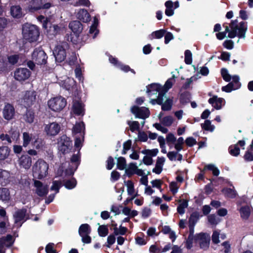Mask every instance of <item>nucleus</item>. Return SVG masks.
I'll use <instances>...</instances> for the list:
<instances>
[{"label":"nucleus","mask_w":253,"mask_h":253,"mask_svg":"<svg viewBox=\"0 0 253 253\" xmlns=\"http://www.w3.org/2000/svg\"><path fill=\"white\" fill-rule=\"evenodd\" d=\"M97 231L99 236L102 237L106 236L109 233V230L107 225H99V227L98 228Z\"/></svg>","instance_id":"49530a36"},{"label":"nucleus","mask_w":253,"mask_h":253,"mask_svg":"<svg viewBox=\"0 0 253 253\" xmlns=\"http://www.w3.org/2000/svg\"><path fill=\"white\" fill-rule=\"evenodd\" d=\"M222 191L226 196L230 198L233 199L236 196V193L235 191L230 188L223 189Z\"/></svg>","instance_id":"3c124183"},{"label":"nucleus","mask_w":253,"mask_h":253,"mask_svg":"<svg viewBox=\"0 0 253 253\" xmlns=\"http://www.w3.org/2000/svg\"><path fill=\"white\" fill-rule=\"evenodd\" d=\"M19 164L25 169H28L32 165V159L27 155H22L19 158Z\"/></svg>","instance_id":"b1692460"},{"label":"nucleus","mask_w":253,"mask_h":253,"mask_svg":"<svg viewBox=\"0 0 253 253\" xmlns=\"http://www.w3.org/2000/svg\"><path fill=\"white\" fill-rule=\"evenodd\" d=\"M244 23L243 25L242 26L243 28L246 30V32L247 31L248 29V25H247V22H244V21H241L239 23V25H238V21L237 19L231 20L230 24V27L231 30H235L237 31H239V29H240L241 27V23Z\"/></svg>","instance_id":"c85d7f7f"},{"label":"nucleus","mask_w":253,"mask_h":253,"mask_svg":"<svg viewBox=\"0 0 253 253\" xmlns=\"http://www.w3.org/2000/svg\"><path fill=\"white\" fill-rule=\"evenodd\" d=\"M60 130V126L56 123H52L49 125H46L44 127V131L47 135L50 136H55L57 135Z\"/></svg>","instance_id":"4468645a"},{"label":"nucleus","mask_w":253,"mask_h":253,"mask_svg":"<svg viewBox=\"0 0 253 253\" xmlns=\"http://www.w3.org/2000/svg\"><path fill=\"white\" fill-rule=\"evenodd\" d=\"M191 98V94L188 91H185L180 94L179 102L182 105L189 103Z\"/></svg>","instance_id":"c756f323"},{"label":"nucleus","mask_w":253,"mask_h":253,"mask_svg":"<svg viewBox=\"0 0 253 253\" xmlns=\"http://www.w3.org/2000/svg\"><path fill=\"white\" fill-rule=\"evenodd\" d=\"M184 62L186 64L190 65L192 63V54L190 50L187 49L184 52Z\"/></svg>","instance_id":"603ef678"},{"label":"nucleus","mask_w":253,"mask_h":253,"mask_svg":"<svg viewBox=\"0 0 253 253\" xmlns=\"http://www.w3.org/2000/svg\"><path fill=\"white\" fill-rule=\"evenodd\" d=\"M27 209L22 208L16 211L13 214V217L15 220V223H17L23 220L26 214Z\"/></svg>","instance_id":"393cba45"},{"label":"nucleus","mask_w":253,"mask_h":253,"mask_svg":"<svg viewBox=\"0 0 253 253\" xmlns=\"http://www.w3.org/2000/svg\"><path fill=\"white\" fill-rule=\"evenodd\" d=\"M206 170L211 171L213 175L216 176H217L220 173L219 170L213 164H209L205 166L203 169H201L200 173H204L205 174Z\"/></svg>","instance_id":"2f4dec72"},{"label":"nucleus","mask_w":253,"mask_h":253,"mask_svg":"<svg viewBox=\"0 0 253 253\" xmlns=\"http://www.w3.org/2000/svg\"><path fill=\"white\" fill-rule=\"evenodd\" d=\"M69 28L75 34L78 35L83 29V24L79 20L71 21L69 25Z\"/></svg>","instance_id":"4be33fe9"},{"label":"nucleus","mask_w":253,"mask_h":253,"mask_svg":"<svg viewBox=\"0 0 253 253\" xmlns=\"http://www.w3.org/2000/svg\"><path fill=\"white\" fill-rule=\"evenodd\" d=\"M85 124L83 122L77 123L73 127V133L74 134L80 133L84 141L85 134Z\"/></svg>","instance_id":"412c9836"},{"label":"nucleus","mask_w":253,"mask_h":253,"mask_svg":"<svg viewBox=\"0 0 253 253\" xmlns=\"http://www.w3.org/2000/svg\"><path fill=\"white\" fill-rule=\"evenodd\" d=\"M62 86L70 93H75L77 91V83L73 79L68 78L65 80L63 83Z\"/></svg>","instance_id":"2eb2a0df"},{"label":"nucleus","mask_w":253,"mask_h":253,"mask_svg":"<svg viewBox=\"0 0 253 253\" xmlns=\"http://www.w3.org/2000/svg\"><path fill=\"white\" fill-rule=\"evenodd\" d=\"M91 231L90 226L87 223L82 224L79 228V234L80 236L85 234H90Z\"/></svg>","instance_id":"473e14b6"},{"label":"nucleus","mask_w":253,"mask_h":253,"mask_svg":"<svg viewBox=\"0 0 253 253\" xmlns=\"http://www.w3.org/2000/svg\"><path fill=\"white\" fill-rule=\"evenodd\" d=\"M172 99L170 98H168L164 103H163V104H161V109L162 111H170L172 108Z\"/></svg>","instance_id":"58836bf2"},{"label":"nucleus","mask_w":253,"mask_h":253,"mask_svg":"<svg viewBox=\"0 0 253 253\" xmlns=\"http://www.w3.org/2000/svg\"><path fill=\"white\" fill-rule=\"evenodd\" d=\"M176 78V77L174 75H173L165 83L164 85L163 86L162 88H164L165 90H167V91H168L170 88H171L172 87L173 82H175V79Z\"/></svg>","instance_id":"09e8293b"},{"label":"nucleus","mask_w":253,"mask_h":253,"mask_svg":"<svg viewBox=\"0 0 253 253\" xmlns=\"http://www.w3.org/2000/svg\"><path fill=\"white\" fill-rule=\"evenodd\" d=\"M69 48V44L66 42H61L57 44L53 51V54L56 62L61 63L66 57V50Z\"/></svg>","instance_id":"7ed1b4c3"},{"label":"nucleus","mask_w":253,"mask_h":253,"mask_svg":"<svg viewBox=\"0 0 253 253\" xmlns=\"http://www.w3.org/2000/svg\"><path fill=\"white\" fill-rule=\"evenodd\" d=\"M2 239L4 240L5 243H6V242H8V243L5 245V246L7 248H10L11 247L14 242V240L13 239L12 236L10 234H7L6 237H2Z\"/></svg>","instance_id":"4d7b16f0"},{"label":"nucleus","mask_w":253,"mask_h":253,"mask_svg":"<svg viewBox=\"0 0 253 253\" xmlns=\"http://www.w3.org/2000/svg\"><path fill=\"white\" fill-rule=\"evenodd\" d=\"M243 24H244L243 23H241V27L239 31L231 29L230 30L229 29V32H227L228 33V37L230 39H233L237 36L240 39H244L246 37V30L242 27Z\"/></svg>","instance_id":"f3484780"},{"label":"nucleus","mask_w":253,"mask_h":253,"mask_svg":"<svg viewBox=\"0 0 253 253\" xmlns=\"http://www.w3.org/2000/svg\"><path fill=\"white\" fill-rule=\"evenodd\" d=\"M193 241L195 242V235H188L185 242V247L188 250H190L193 247Z\"/></svg>","instance_id":"6e6d98bb"},{"label":"nucleus","mask_w":253,"mask_h":253,"mask_svg":"<svg viewBox=\"0 0 253 253\" xmlns=\"http://www.w3.org/2000/svg\"><path fill=\"white\" fill-rule=\"evenodd\" d=\"M36 100V93L34 91H26L22 99V102L25 107H31Z\"/></svg>","instance_id":"9b49d317"},{"label":"nucleus","mask_w":253,"mask_h":253,"mask_svg":"<svg viewBox=\"0 0 253 253\" xmlns=\"http://www.w3.org/2000/svg\"><path fill=\"white\" fill-rule=\"evenodd\" d=\"M10 182V174L8 171L0 169V185L5 186Z\"/></svg>","instance_id":"6ab92c4d"},{"label":"nucleus","mask_w":253,"mask_h":253,"mask_svg":"<svg viewBox=\"0 0 253 253\" xmlns=\"http://www.w3.org/2000/svg\"><path fill=\"white\" fill-rule=\"evenodd\" d=\"M35 113L32 109H27L26 112L23 115V120L27 123L32 124L34 122Z\"/></svg>","instance_id":"bb28decb"},{"label":"nucleus","mask_w":253,"mask_h":253,"mask_svg":"<svg viewBox=\"0 0 253 253\" xmlns=\"http://www.w3.org/2000/svg\"><path fill=\"white\" fill-rule=\"evenodd\" d=\"M188 201L187 200H183L182 203L180 204L177 207V212L182 215L185 213V209L188 207Z\"/></svg>","instance_id":"79ce46f5"},{"label":"nucleus","mask_w":253,"mask_h":253,"mask_svg":"<svg viewBox=\"0 0 253 253\" xmlns=\"http://www.w3.org/2000/svg\"><path fill=\"white\" fill-rule=\"evenodd\" d=\"M199 218V213L197 211L193 212L189 218V225H195Z\"/></svg>","instance_id":"8fccbe9b"},{"label":"nucleus","mask_w":253,"mask_h":253,"mask_svg":"<svg viewBox=\"0 0 253 253\" xmlns=\"http://www.w3.org/2000/svg\"><path fill=\"white\" fill-rule=\"evenodd\" d=\"M127 230L128 229L126 227L121 225L119 228H116V229H115L114 233L115 235H116L117 236L118 235H124L127 232Z\"/></svg>","instance_id":"e2e57ef3"},{"label":"nucleus","mask_w":253,"mask_h":253,"mask_svg":"<svg viewBox=\"0 0 253 253\" xmlns=\"http://www.w3.org/2000/svg\"><path fill=\"white\" fill-rule=\"evenodd\" d=\"M115 236L117 235H115L114 233H113V234H111L108 236L107 241V244L106 245V247L110 248L111 246L115 243L116 241Z\"/></svg>","instance_id":"69168bd1"},{"label":"nucleus","mask_w":253,"mask_h":253,"mask_svg":"<svg viewBox=\"0 0 253 253\" xmlns=\"http://www.w3.org/2000/svg\"><path fill=\"white\" fill-rule=\"evenodd\" d=\"M10 198V192L8 189L0 188V200L2 201H8Z\"/></svg>","instance_id":"72a5a7b5"},{"label":"nucleus","mask_w":253,"mask_h":253,"mask_svg":"<svg viewBox=\"0 0 253 253\" xmlns=\"http://www.w3.org/2000/svg\"><path fill=\"white\" fill-rule=\"evenodd\" d=\"M229 153L233 156L237 157L240 154V148L238 147V144L231 145L228 149Z\"/></svg>","instance_id":"a18cd8bd"},{"label":"nucleus","mask_w":253,"mask_h":253,"mask_svg":"<svg viewBox=\"0 0 253 253\" xmlns=\"http://www.w3.org/2000/svg\"><path fill=\"white\" fill-rule=\"evenodd\" d=\"M48 56L41 46L36 48L32 53V59L38 65H45Z\"/></svg>","instance_id":"20e7f679"},{"label":"nucleus","mask_w":253,"mask_h":253,"mask_svg":"<svg viewBox=\"0 0 253 253\" xmlns=\"http://www.w3.org/2000/svg\"><path fill=\"white\" fill-rule=\"evenodd\" d=\"M48 165L43 160L39 159L33 167L34 177L42 179L48 173Z\"/></svg>","instance_id":"f03ea898"},{"label":"nucleus","mask_w":253,"mask_h":253,"mask_svg":"<svg viewBox=\"0 0 253 253\" xmlns=\"http://www.w3.org/2000/svg\"><path fill=\"white\" fill-rule=\"evenodd\" d=\"M131 112L137 118L145 119L150 116V112L148 108L145 107H139L134 105L131 108Z\"/></svg>","instance_id":"9d476101"},{"label":"nucleus","mask_w":253,"mask_h":253,"mask_svg":"<svg viewBox=\"0 0 253 253\" xmlns=\"http://www.w3.org/2000/svg\"><path fill=\"white\" fill-rule=\"evenodd\" d=\"M19 59V56L18 54L11 55L7 57L8 63L11 65H15L16 64Z\"/></svg>","instance_id":"052dcab7"},{"label":"nucleus","mask_w":253,"mask_h":253,"mask_svg":"<svg viewBox=\"0 0 253 253\" xmlns=\"http://www.w3.org/2000/svg\"><path fill=\"white\" fill-rule=\"evenodd\" d=\"M8 69V63L6 60L0 59V71H6Z\"/></svg>","instance_id":"774afa93"},{"label":"nucleus","mask_w":253,"mask_h":253,"mask_svg":"<svg viewBox=\"0 0 253 253\" xmlns=\"http://www.w3.org/2000/svg\"><path fill=\"white\" fill-rule=\"evenodd\" d=\"M34 185L36 188V193L40 197L46 196L48 193L47 185H43V183L38 180H34Z\"/></svg>","instance_id":"ddd939ff"},{"label":"nucleus","mask_w":253,"mask_h":253,"mask_svg":"<svg viewBox=\"0 0 253 253\" xmlns=\"http://www.w3.org/2000/svg\"><path fill=\"white\" fill-rule=\"evenodd\" d=\"M136 169L137 166L136 164L131 163L129 165L128 168L126 169L125 173L128 177H130L132 175L135 174V170L137 169Z\"/></svg>","instance_id":"ea45409f"},{"label":"nucleus","mask_w":253,"mask_h":253,"mask_svg":"<svg viewBox=\"0 0 253 253\" xmlns=\"http://www.w3.org/2000/svg\"><path fill=\"white\" fill-rule=\"evenodd\" d=\"M72 111L77 116H84L85 113L84 104L81 101L78 100L73 102Z\"/></svg>","instance_id":"a211bd4d"},{"label":"nucleus","mask_w":253,"mask_h":253,"mask_svg":"<svg viewBox=\"0 0 253 253\" xmlns=\"http://www.w3.org/2000/svg\"><path fill=\"white\" fill-rule=\"evenodd\" d=\"M162 86L158 83H152L147 86V92L151 93L153 91L158 92L162 89Z\"/></svg>","instance_id":"c9c22d12"},{"label":"nucleus","mask_w":253,"mask_h":253,"mask_svg":"<svg viewBox=\"0 0 253 253\" xmlns=\"http://www.w3.org/2000/svg\"><path fill=\"white\" fill-rule=\"evenodd\" d=\"M221 75L223 79L227 82H230L231 79V76L228 73V70L225 68L221 69Z\"/></svg>","instance_id":"13d9d810"},{"label":"nucleus","mask_w":253,"mask_h":253,"mask_svg":"<svg viewBox=\"0 0 253 253\" xmlns=\"http://www.w3.org/2000/svg\"><path fill=\"white\" fill-rule=\"evenodd\" d=\"M10 152V149L7 146L0 147V160H4L6 159Z\"/></svg>","instance_id":"e433bc0d"},{"label":"nucleus","mask_w":253,"mask_h":253,"mask_svg":"<svg viewBox=\"0 0 253 253\" xmlns=\"http://www.w3.org/2000/svg\"><path fill=\"white\" fill-rule=\"evenodd\" d=\"M126 162L125 158L120 157L117 158V168L118 169L122 170L126 169Z\"/></svg>","instance_id":"a19ab883"},{"label":"nucleus","mask_w":253,"mask_h":253,"mask_svg":"<svg viewBox=\"0 0 253 253\" xmlns=\"http://www.w3.org/2000/svg\"><path fill=\"white\" fill-rule=\"evenodd\" d=\"M239 212L241 217L243 219L247 220L251 215L250 207L248 205L242 206L240 208Z\"/></svg>","instance_id":"cd10ccee"},{"label":"nucleus","mask_w":253,"mask_h":253,"mask_svg":"<svg viewBox=\"0 0 253 253\" xmlns=\"http://www.w3.org/2000/svg\"><path fill=\"white\" fill-rule=\"evenodd\" d=\"M166 33V30L164 29H162L154 32H153L151 34L148 36V39L152 40L154 39H159L163 38Z\"/></svg>","instance_id":"7c9ffc66"},{"label":"nucleus","mask_w":253,"mask_h":253,"mask_svg":"<svg viewBox=\"0 0 253 253\" xmlns=\"http://www.w3.org/2000/svg\"><path fill=\"white\" fill-rule=\"evenodd\" d=\"M2 114L4 119L7 121L11 120L15 114V109L13 105L9 103L5 104L2 111Z\"/></svg>","instance_id":"dca6fc26"},{"label":"nucleus","mask_w":253,"mask_h":253,"mask_svg":"<svg viewBox=\"0 0 253 253\" xmlns=\"http://www.w3.org/2000/svg\"><path fill=\"white\" fill-rule=\"evenodd\" d=\"M127 124L129 126V129L131 132L139 130L140 125L138 122L128 121Z\"/></svg>","instance_id":"de8ad7c7"},{"label":"nucleus","mask_w":253,"mask_h":253,"mask_svg":"<svg viewBox=\"0 0 253 253\" xmlns=\"http://www.w3.org/2000/svg\"><path fill=\"white\" fill-rule=\"evenodd\" d=\"M34 140L32 137V134H30L28 132H24L23 133V146L26 147L30 143V142Z\"/></svg>","instance_id":"37998d69"},{"label":"nucleus","mask_w":253,"mask_h":253,"mask_svg":"<svg viewBox=\"0 0 253 253\" xmlns=\"http://www.w3.org/2000/svg\"><path fill=\"white\" fill-rule=\"evenodd\" d=\"M115 164L114 158L112 156H109L106 161V169L111 170L113 169Z\"/></svg>","instance_id":"338daca9"},{"label":"nucleus","mask_w":253,"mask_h":253,"mask_svg":"<svg viewBox=\"0 0 253 253\" xmlns=\"http://www.w3.org/2000/svg\"><path fill=\"white\" fill-rule=\"evenodd\" d=\"M31 75L30 71L26 68H18L16 69L14 74L15 79L22 82L28 79Z\"/></svg>","instance_id":"f8f14e48"},{"label":"nucleus","mask_w":253,"mask_h":253,"mask_svg":"<svg viewBox=\"0 0 253 253\" xmlns=\"http://www.w3.org/2000/svg\"><path fill=\"white\" fill-rule=\"evenodd\" d=\"M184 142V139L182 137H180L178 138L177 142L174 145V148L177 152L180 151L183 149Z\"/></svg>","instance_id":"680f3d73"},{"label":"nucleus","mask_w":253,"mask_h":253,"mask_svg":"<svg viewBox=\"0 0 253 253\" xmlns=\"http://www.w3.org/2000/svg\"><path fill=\"white\" fill-rule=\"evenodd\" d=\"M236 89L234 87V85L233 83H229L226 85L223 86L221 88L222 91L227 93L230 92L232 90Z\"/></svg>","instance_id":"0e129e2a"},{"label":"nucleus","mask_w":253,"mask_h":253,"mask_svg":"<svg viewBox=\"0 0 253 253\" xmlns=\"http://www.w3.org/2000/svg\"><path fill=\"white\" fill-rule=\"evenodd\" d=\"M62 186L61 181L53 180L52 181V185L50 187V190L52 191H55L56 193L59 192V189Z\"/></svg>","instance_id":"5fc2aeb1"},{"label":"nucleus","mask_w":253,"mask_h":253,"mask_svg":"<svg viewBox=\"0 0 253 253\" xmlns=\"http://www.w3.org/2000/svg\"><path fill=\"white\" fill-rule=\"evenodd\" d=\"M126 186L128 195L131 196L134 195L133 194L135 190L133 182L130 180H127L126 182Z\"/></svg>","instance_id":"bf43d9fd"},{"label":"nucleus","mask_w":253,"mask_h":253,"mask_svg":"<svg viewBox=\"0 0 253 253\" xmlns=\"http://www.w3.org/2000/svg\"><path fill=\"white\" fill-rule=\"evenodd\" d=\"M161 122L165 126H170L173 122V117L171 116H166L162 119Z\"/></svg>","instance_id":"864d4df0"},{"label":"nucleus","mask_w":253,"mask_h":253,"mask_svg":"<svg viewBox=\"0 0 253 253\" xmlns=\"http://www.w3.org/2000/svg\"><path fill=\"white\" fill-rule=\"evenodd\" d=\"M64 182V186L67 189H73L74 188L77 184V181L76 178L74 177H72L71 179L68 180H65L63 181Z\"/></svg>","instance_id":"f704fd0d"},{"label":"nucleus","mask_w":253,"mask_h":253,"mask_svg":"<svg viewBox=\"0 0 253 253\" xmlns=\"http://www.w3.org/2000/svg\"><path fill=\"white\" fill-rule=\"evenodd\" d=\"M201 126L202 128L206 131L212 132L214 129V126L211 125V122L209 120H206L204 123L201 124Z\"/></svg>","instance_id":"c03bdc74"},{"label":"nucleus","mask_w":253,"mask_h":253,"mask_svg":"<svg viewBox=\"0 0 253 253\" xmlns=\"http://www.w3.org/2000/svg\"><path fill=\"white\" fill-rule=\"evenodd\" d=\"M224 101L223 98L218 97L217 95H213L210 98L208 102L216 110H219L222 108V103Z\"/></svg>","instance_id":"aec40b11"},{"label":"nucleus","mask_w":253,"mask_h":253,"mask_svg":"<svg viewBox=\"0 0 253 253\" xmlns=\"http://www.w3.org/2000/svg\"><path fill=\"white\" fill-rule=\"evenodd\" d=\"M58 150L63 155L70 152L72 148V141L66 135H63L58 141Z\"/></svg>","instance_id":"39448f33"},{"label":"nucleus","mask_w":253,"mask_h":253,"mask_svg":"<svg viewBox=\"0 0 253 253\" xmlns=\"http://www.w3.org/2000/svg\"><path fill=\"white\" fill-rule=\"evenodd\" d=\"M38 19L41 21L43 20L42 27L49 34L55 35L59 31V27L57 25H53L47 18H45L44 16L40 15Z\"/></svg>","instance_id":"6e6552de"},{"label":"nucleus","mask_w":253,"mask_h":253,"mask_svg":"<svg viewBox=\"0 0 253 253\" xmlns=\"http://www.w3.org/2000/svg\"><path fill=\"white\" fill-rule=\"evenodd\" d=\"M210 240L209 235L206 233L201 232L195 234V243L199 242L200 249L204 251L209 249Z\"/></svg>","instance_id":"1a4fd4ad"},{"label":"nucleus","mask_w":253,"mask_h":253,"mask_svg":"<svg viewBox=\"0 0 253 253\" xmlns=\"http://www.w3.org/2000/svg\"><path fill=\"white\" fill-rule=\"evenodd\" d=\"M66 104V99L61 96L54 97L48 101L49 108L55 112H59L62 110Z\"/></svg>","instance_id":"423d86ee"},{"label":"nucleus","mask_w":253,"mask_h":253,"mask_svg":"<svg viewBox=\"0 0 253 253\" xmlns=\"http://www.w3.org/2000/svg\"><path fill=\"white\" fill-rule=\"evenodd\" d=\"M52 5L51 2L43 3L42 0H30L28 9L31 12H35L40 9H48Z\"/></svg>","instance_id":"0eeeda50"},{"label":"nucleus","mask_w":253,"mask_h":253,"mask_svg":"<svg viewBox=\"0 0 253 253\" xmlns=\"http://www.w3.org/2000/svg\"><path fill=\"white\" fill-rule=\"evenodd\" d=\"M10 13L13 17L17 19L21 18L24 15L22 8L19 5L11 6L10 7Z\"/></svg>","instance_id":"5701e85b"},{"label":"nucleus","mask_w":253,"mask_h":253,"mask_svg":"<svg viewBox=\"0 0 253 253\" xmlns=\"http://www.w3.org/2000/svg\"><path fill=\"white\" fill-rule=\"evenodd\" d=\"M22 34L26 41L33 42L38 40L40 36V30L37 26L27 23L23 25Z\"/></svg>","instance_id":"f257e3e1"},{"label":"nucleus","mask_w":253,"mask_h":253,"mask_svg":"<svg viewBox=\"0 0 253 253\" xmlns=\"http://www.w3.org/2000/svg\"><path fill=\"white\" fill-rule=\"evenodd\" d=\"M34 140L32 142V145L34 148L36 149H40L42 148L44 145V140L39 137L35 138V136L33 137Z\"/></svg>","instance_id":"4c0bfd02"},{"label":"nucleus","mask_w":253,"mask_h":253,"mask_svg":"<svg viewBox=\"0 0 253 253\" xmlns=\"http://www.w3.org/2000/svg\"><path fill=\"white\" fill-rule=\"evenodd\" d=\"M77 18L84 23L90 20V15L88 11L84 9H80L77 14Z\"/></svg>","instance_id":"a878e982"}]
</instances>
